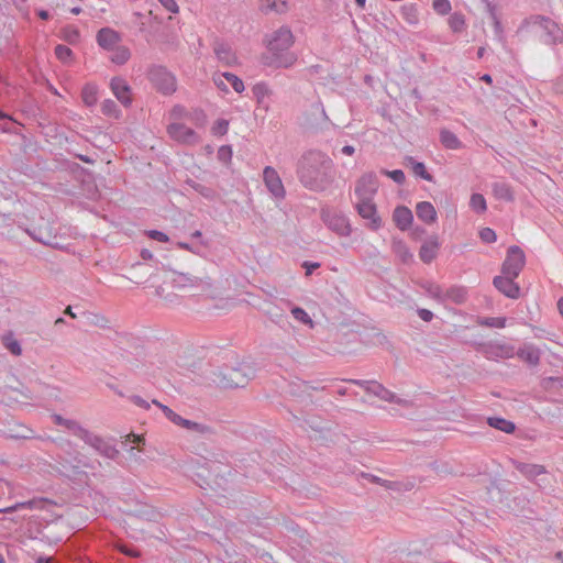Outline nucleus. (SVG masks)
<instances>
[{
  "label": "nucleus",
  "instance_id": "f257e3e1",
  "mask_svg": "<svg viewBox=\"0 0 563 563\" xmlns=\"http://www.w3.org/2000/svg\"><path fill=\"white\" fill-rule=\"evenodd\" d=\"M299 181L309 190L322 191L334 180L333 161L320 151H309L298 161Z\"/></svg>",
  "mask_w": 563,
  "mask_h": 563
},
{
  "label": "nucleus",
  "instance_id": "f03ea898",
  "mask_svg": "<svg viewBox=\"0 0 563 563\" xmlns=\"http://www.w3.org/2000/svg\"><path fill=\"white\" fill-rule=\"evenodd\" d=\"M170 123L167 125L169 137L178 143L192 145L198 143V134L185 124V121L196 122L197 125H203L206 115L202 112H187L183 107L176 106L169 114Z\"/></svg>",
  "mask_w": 563,
  "mask_h": 563
},
{
  "label": "nucleus",
  "instance_id": "7ed1b4c3",
  "mask_svg": "<svg viewBox=\"0 0 563 563\" xmlns=\"http://www.w3.org/2000/svg\"><path fill=\"white\" fill-rule=\"evenodd\" d=\"M292 44L294 35L289 29L280 27L275 31L267 40L268 64L285 68L292 66L297 59L296 55L289 51Z\"/></svg>",
  "mask_w": 563,
  "mask_h": 563
},
{
  "label": "nucleus",
  "instance_id": "20e7f679",
  "mask_svg": "<svg viewBox=\"0 0 563 563\" xmlns=\"http://www.w3.org/2000/svg\"><path fill=\"white\" fill-rule=\"evenodd\" d=\"M525 264L526 256L523 251L519 246L512 245L507 251L501 272L504 275L518 277Z\"/></svg>",
  "mask_w": 563,
  "mask_h": 563
},
{
  "label": "nucleus",
  "instance_id": "39448f33",
  "mask_svg": "<svg viewBox=\"0 0 563 563\" xmlns=\"http://www.w3.org/2000/svg\"><path fill=\"white\" fill-rule=\"evenodd\" d=\"M533 24L540 30L545 43L555 44L562 42L563 32L554 21L538 16L533 20Z\"/></svg>",
  "mask_w": 563,
  "mask_h": 563
},
{
  "label": "nucleus",
  "instance_id": "423d86ee",
  "mask_svg": "<svg viewBox=\"0 0 563 563\" xmlns=\"http://www.w3.org/2000/svg\"><path fill=\"white\" fill-rule=\"evenodd\" d=\"M356 209L358 214L368 220V227L372 230H378L382 227V219L377 214L376 205L373 202V198H357Z\"/></svg>",
  "mask_w": 563,
  "mask_h": 563
},
{
  "label": "nucleus",
  "instance_id": "0eeeda50",
  "mask_svg": "<svg viewBox=\"0 0 563 563\" xmlns=\"http://www.w3.org/2000/svg\"><path fill=\"white\" fill-rule=\"evenodd\" d=\"M263 181L267 190L276 198L284 199L286 189L283 185L279 174L272 166H266L263 170Z\"/></svg>",
  "mask_w": 563,
  "mask_h": 563
},
{
  "label": "nucleus",
  "instance_id": "6e6552de",
  "mask_svg": "<svg viewBox=\"0 0 563 563\" xmlns=\"http://www.w3.org/2000/svg\"><path fill=\"white\" fill-rule=\"evenodd\" d=\"M151 80L154 86L163 93H172L176 90L175 77L164 68L152 70Z\"/></svg>",
  "mask_w": 563,
  "mask_h": 563
},
{
  "label": "nucleus",
  "instance_id": "1a4fd4ad",
  "mask_svg": "<svg viewBox=\"0 0 563 563\" xmlns=\"http://www.w3.org/2000/svg\"><path fill=\"white\" fill-rule=\"evenodd\" d=\"M322 219L328 228L336 234L341 236L350 235L351 225L344 216L339 213L323 212Z\"/></svg>",
  "mask_w": 563,
  "mask_h": 563
},
{
  "label": "nucleus",
  "instance_id": "9d476101",
  "mask_svg": "<svg viewBox=\"0 0 563 563\" xmlns=\"http://www.w3.org/2000/svg\"><path fill=\"white\" fill-rule=\"evenodd\" d=\"M377 179L373 174L363 175L355 187V195L357 198H373L377 191Z\"/></svg>",
  "mask_w": 563,
  "mask_h": 563
},
{
  "label": "nucleus",
  "instance_id": "9b49d317",
  "mask_svg": "<svg viewBox=\"0 0 563 563\" xmlns=\"http://www.w3.org/2000/svg\"><path fill=\"white\" fill-rule=\"evenodd\" d=\"M213 81L216 86L223 90L228 91V85H231L233 90L238 93H241L244 91V84L243 81L231 73H219L213 76Z\"/></svg>",
  "mask_w": 563,
  "mask_h": 563
},
{
  "label": "nucleus",
  "instance_id": "f8f14e48",
  "mask_svg": "<svg viewBox=\"0 0 563 563\" xmlns=\"http://www.w3.org/2000/svg\"><path fill=\"white\" fill-rule=\"evenodd\" d=\"M516 277L501 275L494 278L495 287L503 292L505 296L516 299L520 295V288L515 283Z\"/></svg>",
  "mask_w": 563,
  "mask_h": 563
},
{
  "label": "nucleus",
  "instance_id": "ddd939ff",
  "mask_svg": "<svg viewBox=\"0 0 563 563\" xmlns=\"http://www.w3.org/2000/svg\"><path fill=\"white\" fill-rule=\"evenodd\" d=\"M111 90L113 95L118 98V100L124 104L129 106L132 101V93L129 85L122 78L115 77L111 80L110 84Z\"/></svg>",
  "mask_w": 563,
  "mask_h": 563
},
{
  "label": "nucleus",
  "instance_id": "4468645a",
  "mask_svg": "<svg viewBox=\"0 0 563 563\" xmlns=\"http://www.w3.org/2000/svg\"><path fill=\"white\" fill-rule=\"evenodd\" d=\"M416 214L420 221L432 225L438 220V212L434 206L429 201H421L416 205Z\"/></svg>",
  "mask_w": 563,
  "mask_h": 563
},
{
  "label": "nucleus",
  "instance_id": "2eb2a0df",
  "mask_svg": "<svg viewBox=\"0 0 563 563\" xmlns=\"http://www.w3.org/2000/svg\"><path fill=\"white\" fill-rule=\"evenodd\" d=\"M393 221L395 222L396 227L401 230L406 231L408 230L413 221V216L411 210L408 207L405 206H398L395 208L393 213Z\"/></svg>",
  "mask_w": 563,
  "mask_h": 563
},
{
  "label": "nucleus",
  "instance_id": "dca6fc26",
  "mask_svg": "<svg viewBox=\"0 0 563 563\" xmlns=\"http://www.w3.org/2000/svg\"><path fill=\"white\" fill-rule=\"evenodd\" d=\"M440 243L437 236L429 238L420 247L419 257L423 263H431L438 255Z\"/></svg>",
  "mask_w": 563,
  "mask_h": 563
},
{
  "label": "nucleus",
  "instance_id": "f3484780",
  "mask_svg": "<svg viewBox=\"0 0 563 563\" xmlns=\"http://www.w3.org/2000/svg\"><path fill=\"white\" fill-rule=\"evenodd\" d=\"M97 41L101 47L111 49L117 46L120 41V36L115 31L111 29H102L98 32Z\"/></svg>",
  "mask_w": 563,
  "mask_h": 563
},
{
  "label": "nucleus",
  "instance_id": "a211bd4d",
  "mask_svg": "<svg viewBox=\"0 0 563 563\" xmlns=\"http://www.w3.org/2000/svg\"><path fill=\"white\" fill-rule=\"evenodd\" d=\"M440 140L442 145L449 150H459L462 147V142L449 130L444 129L440 132Z\"/></svg>",
  "mask_w": 563,
  "mask_h": 563
},
{
  "label": "nucleus",
  "instance_id": "6ab92c4d",
  "mask_svg": "<svg viewBox=\"0 0 563 563\" xmlns=\"http://www.w3.org/2000/svg\"><path fill=\"white\" fill-rule=\"evenodd\" d=\"M81 99L86 106H93L98 100V88L96 85L87 84L82 88Z\"/></svg>",
  "mask_w": 563,
  "mask_h": 563
},
{
  "label": "nucleus",
  "instance_id": "aec40b11",
  "mask_svg": "<svg viewBox=\"0 0 563 563\" xmlns=\"http://www.w3.org/2000/svg\"><path fill=\"white\" fill-rule=\"evenodd\" d=\"M261 8L265 12L283 13L287 11V3L285 0H262Z\"/></svg>",
  "mask_w": 563,
  "mask_h": 563
},
{
  "label": "nucleus",
  "instance_id": "412c9836",
  "mask_svg": "<svg viewBox=\"0 0 563 563\" xmlns=\"http://www.w3.org/2000/svg\"><path fill=\"white\" fill-rule=\"evenodd\" d=\"M401 16L409 24H417L419 21V12L417 5L413 3L402 5Z\"/></svg>",
  "mask_w": 563,
  "mask_h": 563
},
{
  "label": "nucleus",
  "instance_id": "4be33fe9",
  "mask_svg": "<svg viewBox=\"0 0 563 563\" xmlns=\"http://www.w3.org/2000/svg\"><path fill=\"white\" fill-rule=\"evenodd\" d=\"M111 51L110 59L118 65L126 63L131 56L129 48L125 46H114Z\"/></svg>",
  "mask_w": 563,
  "mask_h": 563
},
{
  "label": "nucleus",
  "instance_id": "5701e85b",
  "mask_svg": "<svg viewBox=\"0 0 563 563\" xmlns=\"http://www.w3.org/2000/svg\"><path fill=\"white\" fill-rule=\"evenodd\" d=\"M493 191H494V195L498 199H503L506 201H511L514 199V194H512L511 188L504 183L495 184Z\"/></svg>",
  "mask_w": 563,
  "mask_h": 563
},
{
  "label": "nucleus",
  "instance_id": "b1692460",
  "mask_svg": "<svg viewBox=\"0 0 563 563\" xmlns=\"http://www.w3.org/2000/svg\"><path fill=\"white\" fill-rule=\"evenodd\" d=\"M488 424L506 433H511L515 431V424L511 421L503 418H489Z\"/></svg>",
  "mask_w": 563,
  "mask_h": 563
},
{
  "label": "nucleus",
  "instance_id": "393cba45",
  "mask_svg": "<svg viewBox=\"0 0 563 563\" xmlns=\"http://www.w3.org/2000/svg\"><path fill=\"white\" fill-rule=\"evenodd\" d=\"M470 206L476 212H485L487 209L486 200L481 194H473L470 200Z\"/></svg>",
  "mask_w": 563,
  "mask_h": 563
},
{
  "label": "nucleus",
  "instance_id": "a878e982",
  "mask_svg": "<svg viewBox=\"0 0 563 563\" xmlns=\"http://www.w3.org/2000/svg\"><path fill=\"white\" fill-rule=\"evenodd\" d=\"M519 356L526 362L534 365L539 362V353L537 350L532 347H525L519 351Z\"/></svg>",
  "mask_w": 563,
  "mask_h": 563
},
{
  "label": "nucleus",
  "instance_id": "bb28decb",
  "mask_svg": "<svg viewBox=\"0 0 563 563\" xmlns=\"http://www.w3.org/2000/svg\"><path fill=\"white\" fill-rule=\"evenodd\" d=\"M252 90L258 103L272 93L267 85L263 82L256 84Z\"/></svg>",
  "mask_w": 563,
  "mask_h": 563
},
{
  "label": "nucleus",
  "instance_id": "cd10ccee",
  "mask_svg": "<svg viewBox=\"0 0 563 563\" xmlns=\"http://www.w3.org/2000/svg\"><path fill=\"white\" fill-rule=\"evenodd\" d=\"M101 110L103 114L112 117V118H119L120 110L118 109L117 104L112 100H106L103 101L101 106Z\"/></svg>",
  "mask_w": 563,
  "mask_h": 563
},
{
  "label": "nucleus",
  "instance_id": "c85d7f7f",
  "mask_svg": "<svg viewBox=\"0 0 563 563\" xmlns=\"http://www.w3.org/2000/svg\"><path fill=\"white\" fill-rule=\"evenodd\" d=\"M55 55L60 62L68 63L71 59L73 52L65 45H57L55 47Z\"/></svg>",
  "mask_w": 563,
  "mask_h": 563
},
{
  "label": "nucleus",
  "instance_id": "c756f323",
  "mask_svg": "<svg viewBox=\"0 0 563 563\" xmlns=\"http://www.w3.org/2000/svg\"><path fill=\"white\" fill-rule=\"evenodd\" d=\"M432 8L437 13L445 15L451 11V3L449 0H432Z\"/></svg>",
  "mask_w": 563,
  "mask_h": 563
},
{
  "label": "nucleus",
  "instance_id": "7c9ffc66",
  "mask_svg": "<svg viewBox=\"0 0 563 563\" xmlns=\"http://www.w3.org/2000/svg\"><path fill=\"white\" fill-rule=\"evenodd\" d=\"M155 405H157L159 408H162L163 412L165 413V416L172 421L174 422L175 424L177 426H180V423L183 422V418L175 413L172 409H169L168 407L157 402V401H153Z\"/></svg>",
  "mask_w": 563,
  "mask_h": 563
},
{
  "label": "nucleus",
  "instance_id": "2f4dec72",
  "mask_svg": "<svg viewBox=\"0 0 563 563\" xmlns=\"http://www.w3.org/2000/svg\"><path fill=\"white\" fill-rule=\"evenodd\" d=\"M291 313L296 320L312 327V320L303 309L296 307L291 310Z\"/></svg>",
  "mask_w": 563,
  "mask_h": 563
},
{
  "label": "nucleus",
  "instance_id": "473e14b6",
  "mask_svg": "<svg viewBox=\"0 0 563 563\" xmlns=\"http://www.w3.org/2000/svg\"><path fill=\"white\" fill-rule=\"evenodd\" d=\"M449 23L454 32H460L464 27L465 21H464L463 15L454 13L449 19Z\"/></svg>",
  "mask_w": 563,
  "mask_h": 563
},
{
  "label": "nucleus",
  "instance_id": "72a5a7b5",
  "mask_svg": "<svg viewBox=\"0 0 563 563\" xmlns=\"http://www.w3.org/2000/svg\"><path fill=\"white\" fill-rule=\"evenodd\" d=\"M479 238L485 243H494L497 239L495 231L490 228H483L479 231Z\"/></svg>",
  "mask_w": 563,
  "mask_h": 563
},
{
  "label": "nucleus",
  "instance_id": "f704fd0d",
  "mask_svg": "<svg viewBox=\"0 0 563 563\" xmlns=\"http://www.w3.org/2000/svg\"><path fill=\"white\" fill-rule=\"evenodd\" d=\"M229 128V122L227 120L220 119L214 122L212 126V133L214 135H223L227 133Z\"/></svg>",
  "mask_w": 563,
  "mask_h": 563
},
{
  "label": "nucleus",
  "instance_id": "c9c22d12",
  "mask_svg": "<svg viewBox=\"0 0 563 563\" xmlns=\"http://www.w3.org/2000/svg\"><path fill=\"white\" fill-rule=\"evenodd\" d=\"M229 382H230V386H241L245 383V379L244 377L241 376L240 372L238 369H232L230 373H229Z\"/></svg>",
  "mask_w": 563,
  "mask_h": 563
},
{
  "label": "nucleus",
  "instance_id": "e433bc0d",
  "mask_svg": "<svg viewBox=\"0 0 563 563\" xmlns=\"http://www.w3.org/2000/svg\"><path fill=\"white\" fill-rule=\"evenodd\" d=\"M481 324L493 328H504L506 324L505 318H486L481 321Z\"/></svg>",
  "mask_w": 563,
  "mask_h": 563
},
{
  "label": "nucleus",
  "instance_id": "4c0bfd02",
  "mask_svg": "<svg viewBox=\"0 0 563 563\" xmlns=\"http://www.w3.org/2000/svg\"><path fill=\"white\" fill-rule=\"evenodd\" d=\"M372 390L375 395H377L382 399H385V400L391 399V394L387 389H385L383 386H380L379 384L374 383L372 385Z\"/></svg>",
  "mask_w": 563,
  "mask_h": 563
},
{
  "label": "nucleus",
  "instance_id": "58836bf2",
  "mask_svg": "<svg viewBox=\"0 0 563 563\" xmlns=\"http://www.w3.org/2000/svg\"><path fill=\"white\" fill-rule=\"evenodd\" d=\"M217 55L219 59L223 60L228 65H231L236 60L235 56L229 51L217 49Z\"/></svg>",
  "mask_w": 563,
  "mask_h": 563
},
{
  "label": "nucleus",
  "instance_id": "ea45409f",
  "mask_svg": "<svg viewBox=\"0 0 563 563\" xmlns=\"http://www.w3.org/2000/svg\"><path fill=\"white\" fill-rule=\"evenodd\" d=\"M413 172L416 175L420 176L421 178L426 180H431V175L426 170V167L422 163H415L413 164Z\"/></svg>",
  "mask_w": 563,
  "mask_h": 563
},
{
  "label": "nucleus",
  "instance_id": "a19ab883",
  "mask_svg": "<svg viewBox=\"0 0 563 563\" xmlns=\"http://www.w3.org/2000/svg\"><path fill=\"white\" fill-rule=\"evenodd\" d=\"M64 37L70 42L75 43L79 40V32L74 27H67L64 30Z\"/></svg>",
  "mask_w": 563,
  "mask_h": 563
},
{
  "label": "nucleus",
  "instance_id": "79ce46f5",
  "mask_svg": "<svg viewBox=\"0 0 563 563\" xmlns=\"http://www.w3.org/2000/svg\"><path fill=\"white\" fill-rule=\"evenodd\" d=\"M158 1L167 11H169L172 13L179 12V7L175 0H158Z\"/></svg>",
  "mask_w": 563,
  "mask_h": 563
},
{
  "label": "nucleus",
  "instance_id": "37998d69",
  "mask_svg": "<svg viewBox=\"0 0 563 563\" xmlns=\"http://www.w3.org/2000/svg\"><path fill=\"white\" fill-rule=\"evenodd\" d=\"M385 174L390 177L394 181L401 184L405 181V174L400 169L385 172Z\"/></svg>",
  "mask_w": 563,
  "mask_h": 563
},
{
  "label": "nucleus",
  "instance_id": "c03bdc74",
  "mask_svg": "<svg viewBox=\"0 0 563 563\" xmlns=\"http://www.w3.org/2000/svg\"><path fill=\"white\" fill-rule=\"evenodd\" d=\"M148 236L153 240H156V241L163 242V243L168 241V236L165 233H163L161 231H156V230L150 231Z\"/></svg>",
  "mask_w": 563,
  "mask_h": 563
},
{
  "label": "nucleus",
  "instance_id": "a18cd8bd",
  "mask_svg": "<svg viewBox=\"0 0 563 563\" xmlns=\"http://www.w3.org/2000/svg\"><path fill=\"white\" fill-rule=\"evenodd\" d=\"M33 506V503H21V504H18L13 507H8V508H4V509H0V512H11L13 510H16V509H20V508H32Z\"/></svg>",
  "mask_w": 563,
  "mask_h": 563
},
{
  "label": "nucleus",
  "instance_id": "49530a36",
  "mask_svg": "<svg viewBox=\"0 0 563 563\" xmlns=\"http://www.w3.org/2000/svg\"><path fill=\"white\" fill-rule=\"evenodd\" d=\"M174 282L177 284V286L184 287V286H186V282L192 283V279H190L189 277H187L184 274H178L177 277L174 279Z\"/></svg>",
  "mask_w": 563,
  "mask_h": 563
},
{
  "label": "nucleus",
  "instance_id": "de8ad7c7",
  "mask_svg": "<svg viewBox=\"0 0 563 563\" xmlns=\"http://www.w3.org/2000/svg\"><path fill=\"white\" fill-rule=\"evenodd\" d=\"M7 346L15 355H20L22 352L21 346L16 341L10 342Z\"/></svg>",
  "mask_w": 563,
  "mask_h": 563
},
{
  "label": "nucleus",
  "instance_id": "09e8293b",
  "mask_svg": "<svg viewBox=\"0 0 563 563\" xmlns=\"http://www.w3.org/2000/svg\"><path fill=\"white\" fill-rule=\"evenodd\" d=\"M319 266H320L319 263H308V262L303 263V267L307 269V272H306L307 275H310L312 273V271L317 269Z\"/></svg>",
  "mask_w": 563,
  "mask_h": 563
},
{
  "label": "nucleus",
  "instance_id": "8fccbe9b",
  "mask_svg": "<svg viewBox=\"0 0 563 563\" xmlns=\"http://www.w3.org/2000/svg\"><path fill=\"white\" fill-rule=\"evenodd\" d=\"M181 428H185V429H188V430H191V429H195L198 427V424L196 422H192L190 420H187V419H184L183 418V422L180 423Z\"/></svg>",
  "mask_w": 563,
  "mask_h": 563
},
{
  "label": "nucleus",
  "instance_id": "3c124183",
  "mask_svg": "<svg viewBox=\"0 0 563 563\" xmlns=\"http://www.w3.org/2000/svg\"><path fill=\"white\" fill-rule=\"evenodd\" d=\"M419 316L424 321H430L432 319V312L427 309L419 310Z\"/></svg>",
  "mask_w": 563,
  "mask_h": 563
},
{
  "label": "nucleus",
  "instance_id": "603ef678",
  "mask_svg": "<svg viewBox=\"0 0 563 563\" xmlns=\"http://www.w3.org/2000/svg\"><path fill=\"white\" fill-rule=\"evenodd\" d=\"M545 471H544V467L543 466H540V465H532L530 467V472L529 474H532V475H539V474H543Z\"/></svg>",
  "mask_w": 563,
  "mask_h": 563
},
{
  "label": "nucleus",
  "instance_id": "864d4df0",
  "mask_svg": "<svg viewBox=\"0 0 563 563\" xmlns=\"http://www.w3.org/2000/svg\"><path fill=\"white\" fill-rule=\"evenodd\" d=\"M143 441V438L141 435H136V434H129L126 437V442H132L134 444H139L140 442Z\"/></svg>",
  "mask_w": 563,
  "mask_h": 563
},
{
  "label": "nucleus",
  "instance_id": "5fc2aeb1",
  "mask_svg": "<svg viewBox=\"0 0 563 563\" xmlns=\"http://www.w3.org/2000/svg\"><path fill=\"white\" fill-rule=\"evenodd\" d=\"M355 152L354 147L351 146V145H345L343 146L342 148V153L345 154V155H353Z\"/></svg>",
  "mask_w": 563,
  "mask_h": 563
},
{
  "label": "nucleus",
  "instance_id": "6e6d98bb",
  "mask_svg": "<svg viewBox=\"0 0 563 563\" xmlns=\"http://www.w3.org/2000/svg\"><path fill=\"white\" fill-rule=\"evenodd\" d=\"M36 563H55L53 558L38 556Z\"/></svg>",
  "mask_w": 563,
  "mask_h": 563
},
{
  "label": "nucleus",
  "instance_id": "4d7b16f0",
  "mask_svg": "<svg viewBox=\"0 0 563 563\" xmlns=\"http://www.w3.org/2000/svg\"><path fill=\"white\" fill-rule=\"evenodd\" d=\"M120 550H121L122 552H124L125 554L130 555V556H137V553H136V552L131 551V550H128V549H125L124 547H121V548H120Z\"/></svg>",
  "mask_w": 563,
  "mask_h": 563
},
{
  "label": "nucleus",
  "instance_id": "13d9d810",
  "mask_svg": "<svg viewBox=\"0 0 563 563\" xmlns=\"http://www.w3.org/2000/svg\"><path fill=\"white\" fill-rule=\"evenodd\" d=\"M38 16H40L42 20H47V19H48V16H49V14H48V12H47V11H45V10H41V11H38Z\"/></svg>",
  "mask_w": 563,
  "mask_h": 563
},
{
  "label": "nucleus",
  "instance_id": "bf43d9fd",
  "mask_svg": "<svg viewBox=\"0 0 563 563\" xmlns=\"http://www.w3.org/2000/svg\"><path fill=\"white\" fill-rule=\"evenodd\" d=\"M558 309L560 311V314L562 316L563 318V297L559 299L558 301Z\"/></svg>",
  "mask_w": 563,
  "mask_h": 563
},
{
  "label": "nucleus",
  "instance_id": "052dcab7",
  "mask_svg": "<svg viewBox=\"0 0 563 563\" xmlns=\"http://www.w3.org/2000/svg\"><path fill=\"white\" fill-rule=\"evenodd\" d=\"M65 313L70 316L71 318H76V314L73 312L71 307L68 306L65 310Z\"/></svg>",
  "mask_w": 563,
  "mask_h": 563
},
{
  "label": "nucleus",
  "instance_id": "680f3d73",
  "mask_svg": "<svg viewBox=\"0 0 563 563\" xmlns=\"http://www.w3.org/2000/svg\"><path fill=\"white\" fill-rule=\"evenodd\" d=\"M482 80L487 82V84H492V81H493V79H492V77L489 75H484L482 77Z\"/></svg>",
  "mask_w": 563,
  "mask_h": 563
},
{
  "label": "nucleus",
  "instance_id": "e2e57ef3",
  "mask_svg": "<svg viewBox=\"0 0 563 563\" xmlns=\"http://www.w3.org/2000/svg\"><path fill=\"white\" fill-rule=\"evenodd\" d=\"M355 2L361 9H363L365 7L366 0H355Z\"/></svg>",
  "mask_w": 563,
  "mask_h": 563
},
{
  "label": "nucleus",
  "instance_id": "0e129e2a",
  "mask_svg": "<svg viewBox=\"0 0 563 563\" xmlns=\"http://www.w3.org/2000/svg\"><path fill=\"white\" fill-rule=\"evenodd\" d=\"M135 404H136V405H139V406H144V407H146V402H145L144 400L140 399V398H136V399H135Z\"/></svg>",
  "mask_w": 563,
  "mask_h": 563
},
{
  "label": "nucleus",
  "instance_id": "69168bd1",
  "mask_svg": "<svg viewBox=\"0 0 563 563\" xmlns=\"http://www.w3.org/2000/svg\"><path fill=\"white\" fill-rule=\"evenodd\" d=\"M80 11H81L80 8H73L71 9V13H74V14H79Z\"/></svg>",
  "mask_w": 563,
  "mask_h": 563
},
{
  "label": "nucleus",
  "instance_id": "338daca9",
  "mask_svg": "<svg viewBox=\"0 0 563 563\" xmlns=\"http://www.w3.org/2000/svg\"><path fill=\"white\" fill-rule=\"evenodd\" d=\"M78 431H79V434L81 437H86L87 435V431H85L84 429L78 428Z\"/></svg>",
  "mask_w": 563,
  "mask_h": 563
},
{
  "label": "nucleus",
  "instance_id": "774afa93",
  "mask_svg": "<svg viewBox=\"0 0 563 563\" xmlns=\"http://www.w3.org/2000/svg\"><path fill=\"white\" fill-rule=\"evenodd\" d=\"M224 152H228V154H230V151L224 148V147H221L220 151H219V154L221 155L222 153Z\"/></svg>",
  "mask_w": 563,
  "mask_h": 563
}]
</instances>
